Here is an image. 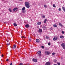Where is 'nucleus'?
Here are the masks:
<instances>
[{"mask_svg": "<svg viewBox=\"0 0 65 65\" xmlns=\"http://www.w3.org/2000/svg\"><path fill=\"white\" fill-rule=\"evenodd\" d=\"M57 63V64L58 65H60V63L58 62V63Z\"/></svg>", "mask_w": 65, "mask_h": 65, "instance_id": "nucleus-32", "label": "nucleus"}, {"mask_svg": "<svg viewBox=\"0 0 65 65\" xmlns=\"http://www.w3.org/2000/svg\"><path fill=\"white\" fill-rule=\"evenodd\" d=\"M53 26L54 27H57V26L55 24H54L53 25Z\"/></svg>", "mask_w": 65, "mask_h": 65, "instance_id": "nucleus-19", "label": "nucleus"}, {"mask_svg": "<svg viewBox=\"0 0 65 65\" xmlns=\"http://www.w3.org/2000/svg\"><path fill=\"white\" fill-rule=\"evenodd\" d=\"M64 11V12H65V10H63Z\"/></svg>", "mask_w": 65, "mask_h": 65, "instance_id": "nucleus-45", "label": "nucleus"}, {"mask_svg": "<svg viewBox=\"0 0 65 65\" xmlns=\"http://www.w3.org/2000/svg\"><path fill=\"white\" fill-rule=\"evenodd\" d=\"M22 12L23 13H25V12L24 10H23V11H22Z\"/></svg>", "mask_w": 65, "mask_h": 65, "instance_id": "nucleus-30", "label": "nucleus"}, {"mask_svg": "<svg viewBox=\"0 0 65 65\" xmlns=\"http://www.w3.org/2000/svg\"><path fill=\"white\" fill-rule=\"evenodd\" d=\"M46 39H48L49 38V37L47 36H46Z\"/></svg>", "mask_w": 65, "mask_h": 65, "instance_id": "nucleus-34", "label": "nucleus"}, {"mask_svg": "<svg viewBox=\"0 0 65 65\" xmlns=\"http://www.w3.org/2000/svg\"><path fill=\"white\" fill-rule=\"evenodd\" d=\"M42 17L43 18H45V16H44V15H43V17Z\"/></svg>", "mask_w": 65, "mask_h": 65, "instance_id": "nucleus-35", "label": "nucleus"}, {"mask_svg": "<svg viewBox=\"0 0 65 65\" xmlns=\"http://www.w3.org/2000/svg\"><path fill=\"white\" fill-rule=\"evenodd\" d=\"M50 29L51 30H52V29H53V27H51V28H50Z\"/></svg>", "mask_w": 65, "mask_h": 65, "instance_id": "nucleus-37", "label": "nucleus"}, {"mask_svg": "<svg viewBox=\"0 0 65 65\" xmlns=\"http://www.w3.org/2000/svg\"><path fill=\"white\" fill-rule=\"evenodd\" d=\"M18 9V8H14V9H13V11H16V10H17Z\"/></svg>", "mask_w": 65, "mask_h": 65, "instance_id": "nucleus-13", "label": "nucleus"}, {"mask_svg": "<svg viewBox=\"0 0 65 65\" xmlns=\"http://www.w3.org/2000/svg\"><path fill=\"white\" fill-rule=\"evenodd\" d=\"M56 54V53H52V55H55Z\"/></svg>", "mask_w": 65, "mask_h": 65, "instance_id": "nucleus-31", "label": "nucleus"}, {"mask_svg": "<svg viewBox=\"0 0 65 65\" xmlns=\"http://www.w3.org/2000/svg\"><path fill=\"white\" fill-rule=\"evenodd\" d=\"M48 45H49V46H50L51 45V43H48Z\"/></svg>", "mask_w": 65, "mask_h": 65, "instance_id": "nucleus-33", "label": "nucleus"}, {"mask_svg": "<svg viewBox=\"0 0 65 65\" xmlns=\"http://www.w3.org/2000/svg\"><path fill=\"white\" fill-rule=\"evenodd\" d=\"M41 47L42 48H43V49H44V47L43 46H41Z\"/></svg>", "mask_w": 65, "mask_h": 65, "instance_id": "nucleus-28", "label": "nucleus"}, {"mask_svg": "<svg viewBox=\"0 0 65 65\" xmlns=\"http://www.w3.org/2000/svg\"><path fill=\"white\" fill-rule=\"evenodd\" d=\"M30 37L29 38V37H28V40H29V41H31V39H30Z\"/></svg>", "mask_w": 65, "mask_h": 65, "instance_id": "nucleus-20", "label": "nucleus"}, {"mask_svg": "<svg viewBox=\"0 0 65 65\" xmlns=\"http://www.w3.org/2000/svg\"><path fill=\"white\" fill-rule=\"evenodd\" d=\"M61 46L62 47L63 49L64 50L65 49V45L64 43H62V44H61Z\"/></svg>", "mask_w": 65, "mask_h": 65, "instance_id": "nucleus-3", "label": "nucleus"}, {"mask_svg": "<svg viewBox=\"0 0 65 65\" xmlns=\"http://www.w3.org/2000/svg\"><path fill=\"white\" fill-rule=\"evenodd\" d=\"M4 55L3 54H2V57H3V56Z\"/></svg>", "mask_w": 65, "mask_h": 65, "instance_id": "nucleus-42", "label": "nucleus"}, {"mask_svg": "<svg viewBox=\"0 0 65 65\" xmlns=\"http://www.w3.org/2000/svg\"><path fill=\"white\" fill-rule=\"evenodd\" d=\"M54 62H57V61L56 60H54Z\"/></svg>", "mask_w": 65, "mask_h": 65, "instance_id": "nucleus-23", "label": "nucleus"}, {"mask_svg": "<svg viewBox=\"0 0 65 65\" xmlns=\"http://www.w3.org/2000/svg\"><path fill=\"white\" fill-rule=\"evenodd\" d=\"M22 0H20V1H22Z\"/></svg>", "mask_w": 65, "mask_h": 65, "instance_id": "nucleus-46", "label": "nucleus"}, {"mask_svg": "<svg viewBox=\"0 0 65 65\" xmlns=\"http://www.w3.org/2000/svg\"><path fill=\"white\" fill-rule=\"evenodd\" d=\"M58 24H59V25L61 27H62L63 26V25H62V24H61V23H58Z\"/></svg>", "mask_w": 65, "mask_h": 65, "instance_id": "nucleus-18", "label": "nucleus"}, {"mask_svg": "<svg viewBox=\"0 0 65 65\" xmlns=\"http://www.w3.org/2000/svg\"><path fill=\"white\" fill-rule=\"evenodd\" d=\"M53 7H56V6L55 5V4H54L53 5Z\"/></svg>", "mask_w": 65, "mask_h": 65, "instance_id": "nucleus-25", "label": "nucleus"}, {"mask_svg": "<svg viewBox=\"0 0 65 65\" xmlns=\"http://www.w3.org/2000/svg\"><path fill=\"white\" fill-rule=\"evenodd\" d=\"M46 21H47V19H45L44 20V23H46Z\"/></svg>", "mask_w": 65, "mask_h": 65, "instance_id": "nucleus-16", "label": "nucleus"}, {"mask_svg": "<svg viewBox=\"0 0 65 65\" xmlns=\"http://www.w3.org/2000/svg\"><path fill=\"white\" fill-rule=\"evenodd\" d=\"M62 8L63 10H65V8L63 7H62Z\"/></svg>", "mask_w": 65, "mask_h": 65, "instance_id": "nucleus-24", "label": "nucleus"}, {"mask_svg": "<svg viewBox=\"0 0 65 65\" xmlns=\"http://www.w3.org/2000/svg\"><path fill=\"white\" fill-rule=\"evenodd\" d=\"M25 27L26 28H28L29 27V25L28 24H27L25 25Z\"/></svg>", "mask_w": 65, "mask_h": 65, "instance_id": "nucleus-9", "label": "nucleus"}, {"mask_svg": "<svg viewBox=\"0 0 65 65\" xmlns=\"http://www.w3.org/2000/svg\"><path fill=\"white\" fill-rule=\"evenodd\" d=\"M23 63H20L18 65H23Z\"/></svg>", "mask_w": 65, "mask_h": 65, "instance_id": "nucleus-27", "label": "nucleus"}, {"mask_svg": "<svg viewBox=\"0 0 65 65\" xmlns=\"http://www.w3.org/2000/svg\"><path fill=\"white\" fill-rule=\"evenodd\" d=\"M25 9V7H24L22 9V11L24 10Z\"/></svg>", "mask_w": 65, "mask_h": 65, "instance_id": "nucleus-17", "label": "nucleus"}, {"mask_svg": "<svg viewBox=\"0 0 65 65\" xmlns=\"http://www.w3.org/2000/svg\"><path fill=\"white\" fill-rule=\"evenodd\" d=\"M60 38L63 39L64 38V36H60Z\"/></svg>", "mask_w": 65, "mask_h": 65, "instance_id": "nucleus-12", "label": "nucleus"}, {"mask_svg": "<svg viewBox=\"0 0 65 65\" xmlns=\"http://www.w3.org/2000/svg\"><path fill=\"white\" fill-rule=\"evenodd\" d=\"M9 60V59H7L6 60V61H8Z\"/></svg>", "mask_w": 65, "mask_h": 65, "instance_id": "nucleus-41", "label": "nucleus"}, {"mask_svg": "<svg viewBox=\"0 0 65 65\" xmlns=\"http://www.w3.org/2000/svg\"><path fill=\"white\" fill-rule=\"evenodd\" d=\"M54 65H57V64H54Z\"/></svg>", "mask_w": 65, "mask_h": 65, "instance_id": "nucleus-44", "label": "nucleus"}, {"mask_svg": "<svg viewBox=\"0 0 65 65\" xmlns=\"http://www.w3.org/2000/svg\"><path fill=\"white\" fill-rule=\"evenodd\" d=\"M58 10L59 11H61V9L60 8H59V9H58Z\"/></svg>", "mask_w": 65, "mask_h": 65, "instance_id": "nucleus-36", "label": "nucleus"}, {"mask_svg": "<svg viewBox=\"0 0 65 65\" xmlns=\"http://www.w3.org/2000/svg\"><path fill=\"white\" fill-rule=\"evenodd\" d=\"M25 65H29V64L28 63L26 64Z\"/></svg>", "mask_w": 65, "mask_h": 65, "instance_id": "nucleus-43", "label": "nucleus"}, {"mask_svg": "<svg viewBox=\"0 0 65 65\" xmlns=\"http://www.w3.org/2000/svg\"><path fill=\"white\" fill-rule=\"evenodd\" d=\"M1 64H2V63H1Z\"/></svg>", "mask_w": 65, "mask_h": 65, "instance_id": "nucleus-47", "label": "nucleus"}, {"mask_svg": "<svg viewBox=\"0 0 65 65\" xmlns=\"http://www.w3.org/2000/svg\"><path fill=\"white\" fill-rule=\"evenodd\" d=\"M33 61L34 62H37V59H36L33 58Z\"/></svg>", "mask_w": 65, "mask_h": 65, "instance_id": "nucleus-7", "label": "nucleus"}, {"mask_svg": "<svg viewBox=\"0 0 65 65\" xmlns=\"http://www.w3.org/2000/svg\"><path fill=\"white\" fill-rule=\"evenodd\" d=\"M16 48V45H14L13 46V49H14Z\"/></svg>", "mask_w": 65, "mask_h": 65, "instance_id": "nucleus-14", "label": "nucleus"}, {"mask_svg": "<svg viewBox=\"0 0 65 65\" xmlns=\"http://www.w3.org/2000/svg\"><path fill=\"white\" fill-rule=\"evenodd\" d=\"M58 39V38L57 37H54L53 38V40L54 41H56Z\"/></svg>", "mask_w": 65, "mask_h": 65, "instance_id": "nucleus-6", "label": "nucleus"}, {"mask_svg": "<svg viewBox=\"0 0 65 65\" xmlns=\"http://www.w3.org/2000/svg\"><path fill=\"white\" fill-rule=\"evenodd\" d=\"M22 39H23L24 38H25V37L24 36H23L22 37Z\"/></svg>", "mask_w": 65, "mask_h": 65, "instance_id": "nucleus-26", "label": "nucleus"}, {"mask_svg": "<svg viewBox=\"0 0 65 65\" xmlns=\"http://www.w3.org/2000/svg\"><path fill=\"white\" fill-rule=\"evenodd\" d=\"M42 28L43 29L45 30L46 29V27L45 26H43Z\"/></svg>", "mask_w": 65, "mask_h": 65, "instance_id": "nucleus-8", "label": "nucleus"}, {"mask_svg": "<svg viewBox=\"0 0 65 65\" xmlns=\"http://www.w3.org/2000/svg\"><path fill=\"white\" fill-rule=\"evenodd\" d=\"M45 55H49L50 54H51V53H50V52H48L47 51H46V52H45Z\"/></svg>", "mask_w": 65, "mask_h": 65, "instance_id": "nucleus-4", "label": "nucleus"}, {"mask_svg": "<svg viewBox=\"0 0 65 65\" xmlns=\"http://www.w3.org/2000/svg\"><path fill=\"white\" fill-rule=\"evenodd\" d=\"M41 23L40 22H39L37 23V25H40Z\"/></svg>", "mask_w": 65, "mask_h": 65, "instance_id": "nucleus-15", "label": "nucleus"}, {"mask_svg": "<svg viewBox=\"0 0 65 65\" xmlns=\"http://www.w3.org/2000/svg\"><path fill=\"white\" fill-rule=\"evenodd\" d=\"M7 45H10V43H9L7 44Z\"/></svg>", "mask_w": 65, "mask_h": 65, "instance_id": "nucleus-38", "label": "nucleus"}, {"mask_svg": "<svg viewBox=\"0 0 65 65\" xmlns=\"http://www.w3.org/2000/svg\"><path fill=\"white\" fill-rule=\"evenodd\" d=\"M41 52L40 51H39L37 53V55H38L39 57H41L42 56L41 54Z\"/></svg>", "mask_w": 65, "mask_h": 65, "instance_id": "nucleus-2", "label": "nucleus"}, {"mask_svg": "<svg viewBox=\"0 0 65 65\" xmlns=\"http://www.w3.org/2000/svg\"><path fill=\"white\" fill-rule=\"evenodd\" d=\"M25 4L26 7L28 8H29L30 7V6L29 5V3L28 2H25Z\"/></svg>", "mask_w": 65, "mask_h": 65, "instance_id": "nucleus-1", "label": "nucleus"}, {"mask_svg": "<svg viewBox=\"0 0 65 65\" xmlns=\"http://www.w3.org/2000/svg\"><path fill=\"white\" fill-rule=\"evenodd\" d=\"M44 6L45 8L47 7V6L46 5H44Z\"/></svg>", "mask_w": 65, "mask_h": 65, "instance_id": "nucleus-29", "label": "nucleus"}, {"mask_svg": "<svg viewBox=\"0 0 65 65\" xmlns=\"http://www.w3.org/2000/svg\"><path fill=\"white\" fill-rule=\"evenodd\" d=\"M38 32H42V29H40L38 30Z\"/></svg>", "mask_w": 65, "mask_h": 65, "instance_id": "nucleus-10", "label": "nucleus"}, {"mask_svg": "<svg viewBox=\"0 0 65 65\" xmlns=\"http://www.w3.org/2000/svg\"><path fill=\"white\" fill-rule=\"evenodd\" d=\"M62 34H64V31H62Z\"/></svg>", "mask_w": 65, "mask_h": 65, "instance_id": "nucleus-39", "label": "nucleus"}, {"mask_svg": "<svg viewBox=\"0 0 65 65\" xmlns=\"http://www.w3.org/2000/svg\"><path fill=\"white\" fill-rule=\"evenodd\" d=\"M9 65H12V62L10 63V64Z\"/></svg>", "mask_w": 65, "mask_h": 65, "instance_id": "nucleus-40", "label": "nucleus"}, {"mask_svg": "<svg viewBox=\"0 0 65 65\" xmlns=\"http://www.w3.org/2000/svg\"><path fill=\"white\" fill-rule=\"evenodd\" d=\"M36 41L37 43H39V42L40 40L38 39H36Z\"/></svg>", "mask_w": 65, "mask_h": 65, "instance_id": "nucleus-11", "label": "nucleus"}, {"mask_svg": "<svg viewBox=\"0 0 65 65\" xmlns=\"http://www.w3.org/2000/svg\"><path fill=\"white\" fill-rule=\"evenodd\" d=\"M13 25L14 26H17V24L15 23H14L13 24Z\"/></svg>", "mask_w": 65, "mask_h": 65, "instance_id": "nucleus-21", "label": "nucleus"}, {"mask_svg": "<svg viewBox=\"0 0 65 65\" xmlns=\"http://www.w3.org/2000/svg\"><path fill=\"white\" fill-rule=\"evenodd\" d=\"M51 64V63L49 62H47L45 64V65H50Z\"/></svg>", "mask_w": 65, "mask_h": 65, "instance_id": "nucleus-5", "label": "nucleus"}, {"mask_svg": "<svg viewBox=\"0 0 65 65\" xmlns=\"http://www.w3.org/2000/svg\"><path fill=\"white\" fill-rule=\"evenodd\" d=\"M8 10L10 12H12V11H11V9L10 8H9Z\"/></svg>", "mask_w": 65, "mask_h": 65, "instance_id": "nucleus-22", "label": "nucleus"}]
</instances>
